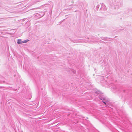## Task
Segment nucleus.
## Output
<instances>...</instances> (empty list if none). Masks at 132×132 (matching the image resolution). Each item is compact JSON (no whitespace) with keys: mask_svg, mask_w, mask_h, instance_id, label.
Masks as SVG:
<instances>
[{"mask_svg":"<svg viewBox=\"0 0 132 132\" xmlns=\"http://www.w3.org/2000/svg\"><path fill=\"white\" fill-rule=\"evenodd\" d=\"M20 41H21L20 40H19V39L18 40V42H17L18 43V44H20L21 43V42H20Z\"/></svg>","mask_w":132,"mask_h":132,"instance_id":"1","label":"nucleus"},{"mask_svg":"<svg viewBox=\"0 0 132 132\" xmlns=\"http://www.w3.org/2000/svg\"><path fill=\"white\" fill-rule=\"evenodd\" d=\"M103 102L104 103V104H105V105H106V103L105 102L103 101Z\"/></svg>","mask_w":132,"mask_h":132,"instance_id":"2","label":"nucleus"},{"mask_svg":"<svg viewBox=\"0 0 132 132\" xmlns=\"http://www.w3.org/2000/svg\"><path fill=\"white\" fill-rule=\"evenodd\" d=\"M26 42H24L23 43H24H24H26Z\"/></svg>","mask_w":132,"mask_h":132,"instance_id":"3","label":"nucleus"}]
</instances>
